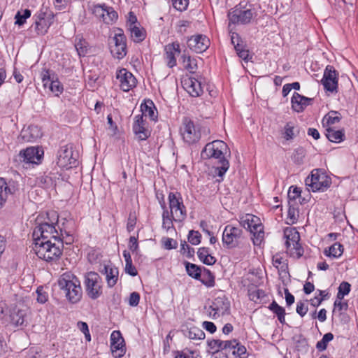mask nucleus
I'll return each mask as SVG.
<instances>
[{
  "mask_svg": "<svg viewBox=\"0 0 358 358\" xmlns=\"http://www.w3.org/2000/svg\"><path fill=\"white\" fill-rule=\"evenodd\" d=\"M169 213L176 222H182L187 217V209L180 193L171 192L168 195Z\"/></svg>",
  "mask_w": 358,
  "mask_h": 358,
  "instance_id": "6",
  "label": "nucleus"
},
{
  "mask_svg": "<svg viewBox=\"0 0 358 358\" xmlns=\"http://www.w3.org/2000/svg\"><path fill=\"white\" fill-rule=\"evenodd\" d=\"M58 231L54 223L43 222L38 224L33 231V238L34 242L40 240L41 241H45V240L51 239L52 241H55V239H62L61 236L63 237V228H60Z\"/></svg>",
  "mask_w": 358,
  "mask_h": 358,
  "instance_id": "7",
  "label": "nucleus"
},
{
  "mask_svg": "<svg viewBox=\"0 0 358 358\" xmlns=\"http://www.w3.org/2000/svg\"><path fill=\"white\" fill-rule=\"evenodd\" d=\"M226 344L225 341H221L219 339H213L208 343L209 346L215 351L224 350L226 347Z\"/></svg>",
  "mask_w": 358,
  "mask_h": 358,
  "instance_id": "55",
  "label": "nucleus"
},
{
  "mask_svg": "<svg viewBox=\"0 0 358 358\" xmlns=\"http://www.w3.org/2000/svg\"><path fill=\"white\" fill-rule=\"evenodd\" d=\"M238 56L245 62L250 59L249 51L243 48L241 43L236 45L235 49Z\"/></svg>",
  "mask_w": 358,
  "mask_h": 358,
  "instance_id": "52",
  "label": "nucleus"
},
{
  "mask_svg": "<svg viewBox=\"0 0 358 358\" xmlns=\"http://www.w3.org/2000/svg\"><path fill=\"white\" fill-rule=\"evenodd\" d=\"M183 88L192 97H198L203 93V87L200 81L194 78L189 77L182 81Z\"/></svg>",
  "mask_w": 358,
  "mask_h": 358,
  "instance_id": "23",
  "label": "nucleus"
},
{
  "mask_svg": "<svg viewBox=\"0 0 358 358\" xmlns=\"http://www.w3.org/2000/svg\"><path fill=\"white\" fill-rule=\"evenodd\" d=\"M308 306L303 301H299L296 304V313L301 316L303 317L308 312Z\"/></svg>",
  "mask_w": 358,
  "mask_h": 358,
  "instance_id": "62",
  "label": "nucleus"
},
{
  "mask_svg": "<svg viewBox=\"0 0 358 358\" xmlns=\"http://www.w3.org/2000/svg\"><path fill=\"white\" fill-rule=\"evenodd\" d=\"M341 119V117L338 112L331 110L324 117L322 124L324 126L331 127V125L338 123Z\"/></svg>",
  "mask_w": 358,
  "mask_h": 358,
  "instance_id": "35",
  "label": "nucleus"
},
{
  "mask_svg": "<svg viewBox=\"0 0 358 358\" xmlns=\"http://www.w3.org/2000/svg\"><path fill=\"white\" fill-rule=\"evenodd\" d=\"M180 133L183 141L189 145H192L198 143L203 136H206L209 133V129L194 123L189 117H184L180 127Z\"/></svg>",
  "mask_w": 358,
  "mask_h": 358,
  "instance_id": "4",
  "label": "nucleus"
},
{
  "mask_svg": "<svg viewBox=\"0 0 358 358\" xmlns=\"http://www.w3.org/2000/svg\"><path fill=\"white\" fill-rule=\"evenodd\" d=\"M110 348L115 357H121L125 353L124 341L120 331H113L110 335Z\"/></svg>",
  "mask_w": 358,
  "mask_h": 358,
  "instance_id": "21",
  "label": "nucleus"
},
{
  "mask_svg": "<svg viewBox=\"0 0 358 358\" xmlns=\"http://www.w3.org/2000/svg\"><path fill=\"white\" fill-rule=\"evenodd\" d=\"M305 182L313 192H324L330 187L331 179L323 170L315 169Z\"/></svg>",
  "mask_w": 358,
  "mask_h": 358,
  "instance_id": "8",
  "label": "nucleus"
},
{
  "mask_svg": "<svg viewBox=\"0 0 358 358\" xmlns=\"http://www.w3.org/2000/svg\"><path fill=\"white\" fill-rule=\"evenodd\" d=\"M141 113L140 115H143V117L148 116L152 120L157 118L156 108L152 101H148L142 103L141 106Z\"/></svg>",
  "mask_w": 358,
  "mask_h": 358,
  "instance_id": "31",
  "label": "nucleus"
},
{
  "mask_svg": "<svg viewBox=\"0 0 358 358\" xmlns=\"http://www.w3.org/2000/svg\"><path fill=\"white\" fill-rule=\"evenodd\" d=\"M228 151V146L222 141L216 140L206 145L201 152V157L203 159L214 158L218 159L220 166L217 168V175L223 176L229 167V161L225 159L224 155Z\"/></svg>",
  "mask_w": 358,
  "mask_h": 358,
  "instance_id": "1",
  "label": "nucleus"
},
{
  "mask_svg": "<svg viewBox=\"0 0 358 358\" xmlns=\"http://www.w3.org/2000/svg\"><path fill=\"white\" fill-rule=\"evenodd\" d=\"M325 135L330 141L334 143H340L345 138L343 130H336L331 127L326 129Z\"/></svg>",
  "mask_w": 358,
  "mask_h": 358,
  "instance_id": "33",
  "label": "nucleus"
},
{
  "mask_svg": "<svg viewBox=\"0 0 358 358\" xmlns=\"http://www.w3.org/2000/svg\"><path fill=\"white\" fill-rule=\"evenodd\" d=\"M180 250L183 255H185L189 258L194 256V250L187 244L185 241L181 243Z\"/></svg>",
  "mask_w": 358,
  "mask_h": 358,
  "instance_id": "59",
  "label": "nucleus"
},
{
  "mask_svg": "<svg viewBox=\"0 0 358 358\" xmlns=\"http://www.w3.org/2000/svg\"><path fill=\"white\" fill-rule=\"evenodd\" d=\"M22 138L27 142H34L42 136L41 128L37 125H30L21 131Z\"/></svg>",
  "mask_w": 358,
  "mask_h": 358,
  "instance_id": "27",
  "label": "nucleus"
},
{
  "mask_svg": "<svg viewBox=\"0 0 358 358\" xmlns=\"http://www.w3.org/2000/svg\"><path fill=\"white\" fill-rule=\"evenodd\" d=\"M187 336L190 339H193V340L199 339V340H201V339H203L204 338L205 334L200 329L196 328V327H192V328L189 329Z\"/></svg>",
  "mask_w": 358,
  "mask_h": 358,
  "instance_id": "49",
  "label": "nucleus"
},
{
  "mask_svg": "<svg viewBox=\"0 0 358 358\" xmlns=\"http://www.w3.org/2000/svg\"><path fill=\"white\" fill-rule=\"evenodd\" d=\"M208 287H212L215 285V277L210 270L203 268L201 275L199 279Z\"/></svg>",
  "mask_w": 358,
  "mask_h": 358,
  "instance_id": "39",
  "label": "nucleus"
},
{
  "mask_svg": "<svg viewBox=\"0 0 358 358\" xmlns=\"http://www.w3.org/2000/svg\"><path fill=\"white\" fill-rule=\"evenodd\" d=\"M63 90V85L56 77L55 80H52V83H50V91L55 94V96H58L60 94L62 93Z\"/></svg>",
  "mask_w": 358,
  "mask_h": 358,
  "instance_id": "50",
  "label": "nucleus"
},
{
  "mask_svg": "<svg viewBox=\"0 0 358 358\" xmlns=\"http://www.w3.org/2000/svg\"><path fill=\"white\" fill-rule=\"evenodd\" d=\"M181 59H182L183 67L189 73H194L196 71L197 65L194 59H192L190 57H187L185 55L181 57Z\"/></svg>",
  "mask_w": 358,
  "mask_h": 358,
  "instance_id": "46",
  "label": "nucleus"
},
{
  "mask_svg": "<svg viewBox=\"0 0 358 358\" xmlns=\"http://www.w3.org/2000/svg\"><path fill=\"white\" fill-rule=\"evenodd\" d=\"M235 358H248V354L246 348L238 341V345L233 351Z\"/></svg>",
  "mask_w": 358,
  "mask_h": 358,
  "instance_id": "51",
  "label": "nucleus"
},
{
  "mask_svg": "<svg viewBox=\"0 0 358 358\" xmlns=\"http://www.w3.org/2000/svg\"><path fill=\"white\" fill-rule=\"evenodd\" d=\"M348 308V304L347 302H343L342 300H339L336 298V300L334 302V312L336 313L337 311L341 312L342 310H347Z\"/></svg>",
  "mask_w": 358,
  "mask_h": 358,
  "instance_id": "60",
  "label": "nucleus"
},
{
  "mask_svg": "<svg viewBox=\"0 0 358 358\" xmlns=\"http://www.w3.org/2000/svg\"><path fill=\"white\" fill-rule=\"evenodd\" d=\"M34 22L31 27L38 36L45 35L53 23V15L50 12L39 11L34 15Z\"/></svg>",
  "mask_w": 358,
  "mask_h": 358,
  "instance_id": "12",
  "label": "nucleus"
},
{
  "mask_svg": "<svg viewBox=\"0 0 358 358\" xmlns=\"http://www.w3.org/2000/svg\"><path fill=\"white\" fill-rule=\"evenodd\" d=\"M37 293V301L40 303H44L48 301V296L47 293L43 289V288H38L36 290Z\"/></svg>",
  "mask_w": 358,
  "mask_h": 358,
  "instance_id": "64",
  "label": "nucleus"
},
{
  "mask_svg": "<svg viewBox=\"0 0 358 358\" xmlns=\"http://www.w3.org/2000/svg\"><path fill=\"white\" fill-rule=\"evenodd\" d=\"M43 155V151L34 147L21 150L19 154L20 159L24 162L35 164L41 163Z\"/></svg>",
  "mask_w": 358,
  "mask_h": 358,
  "instance_id": "20",
  "label": "nucleus"
},
{
  "mask_svg": "<svg viewBox=\"0 0 358 358\" xmlns=\"http://www.w3.org/2000/svg\"><path fill=\"white\" fill-rule=\"evenodd\" d=\"M29 310L25 307L15 306L10 311V324L14 327H27L29 320Z\"/></svg>",
  "mask_w": 358,
  "mask_h": 358,
  "instance_id": "16",
  "label": "nucleus"
},
{
  "mask_svg": "<svg viewBox=\"0 0 358 358\" xmlns=\"http://www.w3.org/2000/svg\"><path fill=\"white\" fill-rule=\"evenodd\" d=\"M289 207L287 212V223L293 224L296 223L299 217V210L295 208L294 203L289 202Z\"/></svg>",
  "mask_w": 358,
  "mask_h": 358,
  "instance_id": "41",
  "label": "nucleus"
},
{
  "mask_svg": "<svg viewBox=\"0 0 358 358\" xmlns=\"http://www.w3.org/2000/svg\"><path fill=\"white\" fill-rule=\"evenodd\" d=\"M301 195V190L299 188L295 187H291L289 188V192H288V198L289 199V202H291L292 203H295V200L299 197Z\"/></svg>",
  "mask_w": 358,
  "mask_h": 358,
  "instance_id": "58",
  "label": "nucleus"
},
{
  "mask_svg": "<svg viewBox=\"0 0 358 358\" xmlns=\"http://www.w3.org/2000/svg\"><path fill=\"white\" fill-rule=\"evenodd\" d=\"M88 43L82 38L76 37L75 40V48L80 57H84L88 52Z\"/></svg>",
  "mask_w": 358,
  "mask_h": 358,
  "instance_id": "38",
  "label": "nucleus"
},
{
  "mask_svg": "<svg viewBox=\"0 0 358 358\" xmlns=\"http://www.w3.org/2000/svg\"><path fill=\"white\" fill-rule=\"evenodd\" d=\"M77 154L71 144L61 146L57 152V164L62 169H71L77 164Z\"/></svg>",
  "mask_w": 358,
  "mask_h": 358,
  "instance_id": "9",
  "label": "nucleus"
},
{
  "mask_svg": "<svg viewBox=\"0 0 358 358\" xmlns=\"http://www.w3.org/2000/svg\"><path fill=\"white\" fill-rule=\"evenodd\" d=\"M113 45L110 46V52L114 57L122 59L127 54L126 36L121 29H118L113 38Z\"/></svg>",
  "mask_w": 358,
  "mask_h": 358,
  "instance_id": "15",
  "label": "nucleus"
},
{
  "mask_svg": "<svg viewBox=\"0 0 358 358\" xmlns=\"http://www.w3.org/2000/svg\"><path fill=\"white\" fill-rule=\"evenodd\" d=\"M322 83L324 88L331 92H336L338 87V73L334 67L328 65L324 72Z\"/></svg>",
  "mask_w": 358,
  "mask_h": 358,
  "instance_id": "18",
  "label": "nucleus"
},
{
  "mask_svg": "<svg viewBox=\"0 0 358 358\" xmlns=\"http://www.w3.org/2000/svg\"><path fill=\"white\" fill-rule=\"evenodd\" d=\"M201 235L197 231L191 230L188 235V241L194 245H199L201 243Z\"/></svg>",
  "mask_w": 358,
  "mask_h": 358,
  "instance_id": "53",
  "label": "nucleus"
},
{
  "mask_svg": "<svg viewBox=\"0 0 358 358\" xmlns=\"http://www.w3.org/2000/svg\"><path fill=\"white\" fill-rule=\"evenodd\" d=\"M313 100L311 98H308L297 92H294L291 99L292 108L294 111L301 113L308 106L312 104Z\"/></svg>",
  "mask_w": 358,
  "mask_h": 358,
  "instance_id": "26",
  "label": "nucleus"
},
{
  "mask_svg": "<svg viewBox=\"0 0 358 358\" xmlns=\"http://www.w3.org/2000/svg\"><path fill=\"white\" fill-rule=\"evenodd\" d=\"M298 133L299 131L295 127L294 124L289 122L285 124L282 136L285 139L289 141L293 139Z\"/></svg>",
  "mask_w": 358,
  "mask_h": 358,
  "instance_id": "40",
  "label": "nucleus"
},
{
  "mask_svg": "<svg viewBox=\"0 0 358 358\" xmlns=\"http://www.w3.org/2000/svg\"><path fill=\"white\" fill-rule=\"evenodd\" d=\"M116 78L119 85L124 92H129L136 85V79L134 76L126 69H121L116 73Z\"/></svg>",
  "mask_w": 358,
  "mask_h": 358,
  "instance_id": "19",
  "label": "nucleus"
},
{
  "mask_svg": "<svg viewBox=\"0 0 358 358\" xmlns=\"http://www.w3.org/2000/svg\"><path fill=\"white\" fill-rule=\"evenodd\" d=\"M133 131L141 141L146 140L149 137L150 133L145 128V121L143 118V115H136L134 117Z\"/></svg>",
  "mask_w": 358,
  "mask_h": 358,
  "instance_id": "25",
  "label": "nucleus"
},
{
  "mask_svg": "<svg viewBox=\"0 0 358 358\" xmlns=\"http://www.w3.org/2000/svg\"><path fill=\"white\" fill-rule=\"evenodd\" d=\"M140 301V294L136 292H132L129 298V304L132 307H136L138 305Z\"/></svg>",
  "mask_w": 358,
  "mask_h": 358,
  "instance_id": "63",
  "label": "nucleus"
},
{
  "mask_svg": "<svg viewBox=\"0 0 358 358\" xmlns=\"http://www.w3.org/2000/svg\"><path fill=\"white\" fill-rule=\"evenodd\" d=\"M254 12L251 9H243L241 4L235 6L228 13L230 23L245 24L251 22Z\"/></svg>",
  "mask_w": 358,
  "mask_h": 358,
  "instance_id": "14",
  "label": "nucleus"
},
{
  "mask_svg": "<svg viewBox=\"0 0 358 358\" xmlns=\"http://www.w3.org/2000/svg\"><path fill=\"white\" fill-rule=\"evenodd\" d=\"M30 16L31 10L29 9H24L18 11L15 16V24H17L19 26L23 25L25 23L26 20L29 18Z\"/></svg>",
  "mask_w": 358,
  "mask_h": 358,
  "instance_id": "45",
  "label": "nucleus"
},
{
  "mask_svg": "<svg viewBox=\"0 0 358 358\" xmlns=\"http://www.w3.org/2000/svg\"><path fill=\"white\" fill-rule=\"evenodd\" d=\"M197 255L201 262L207 265H213L216 262L215 257L210 254L208 248H200L197 252Z\"/></svg>",
  "mask_w": 358,
  "mask_h": 358,
  "instance_id": "32",
  "label": "nucleus"
},
{
  "mask_svg": "<svg viewBox=\"0 0 358 358\" xmlns=\"http://www.w3.org/2000/svg\"><path fill=\"white\" fill-rule=\"evenodd\" d=\"M240 224L252 234L254 245H261L264 241V231L259 218L252 214H246L240 217Z\"/></svg>",
  "mask_w": 358,
  "mask_h": 358,
  "instance_id": "5",
  "label": "nucleus"
},
{
  "mask_svg": "<svg viewBox=\"0 0 358 358\" xmlns=\"http://www.w3.org/2000/svg\"><path fill=\"white\" fill-rule=\"evenodd\" d=\"M103 272L106 275L108 286L113 287L117 281L119 271L117 268L109 265L104 266Z\"/></svg>",
  "mask_w": 358,
  "mask_h": 358,
  "instance_id": "30",
  "label": "nucleus"
},
{
  "mask_svg": "<svg viewBox=\"0 0 358 358\" xmlns=\"http://www.w3.org/2000/svg\"><path fill=\"white\" fill-rule=\"evenodd\" d=\"M164 58L169 67L173 68L176 65V55L180 53V44L173 42L166 45L164 48Z\"/></svg>",
  "mask_w": 358,
  "mask_h": 358,
  "instance_id": "24",
  "label": "nucleus"
},
{
  "mask_svg": "<svg viewBox=\"0 0 358 358\" xmlns=\"http://www.w3.org/2000/svg\"><path fill=\"white\" fill-rule=\"evenodd\" d=\"M14 192L15 187L8 185L4 178H0V209L6 204L8 196L13 194Z\"/></svg>",
  "mask_w": 358,
  "mask_h": 358,
  "instance_id": "28",
  "label": "nucleus"
},
{
  "mask_svg": "<svg viewBox=\"0 0 358 358\" xmlns=\"http://www.w3.org/2000/svg\"><path fill=\"white\" fill-rule=\"evenodd\" d=\"M242 234L243 230L241 228L231 224L227 225L222 233L223 244L227 248H234L237 247L242 238Z\"/></svg>",
  "mask_w": 358,
  "mask_h": 358,
  "instance_id": "13",
  "label": "nucleus"
},
{
  "mask_svg": "<svg viewBox=\"0 0 358 358\" xmlns=\"http://www.w3.org/2000/svg\"><path fill=\"white\" fill-rule=\"evenodd\" d=\"M188 47L196 53L206 51L210 45V40L207 36L199 34L192 36L187 41Z\"/></svg>",
  "mask_w": 358,
  "mask_h": 358,
  "instance_id": "22",
  "label": "nucleus"
},
{
  "mask_svg": "<svg viewBox=\"0 0 358 358\" xmlns=\"http://www.w3.org/2000/svg\"><path fill=\"white\" fill-rule=\"evenodd\" d=\"M334 338V335L331 333L325 334L322 340L318 341L316 344V348L319 351H323L327 349V344L329 342L332 341Z\"/></svg>",
  "mask_w": 358,
  "mask_h": 358,
  "instance_id": "48",
  "label": "nucleus"
},
{
  "mask_svg": "<svg viewBox=\"0 0 358 358\" xmlns=\"http://www.w3.org/2000/svg\"><path fill=\"white\" fill-rule=\"evenodd\" d=\"M343 245L340 243H334L331 246H330L328 249H325L324 253L325 255L334 257L338 258L340 257L343 252Z\"/></svg>",
  "mask_w": 358,
  "mask_h": 358,
  "instance_id": "34",
  "label": "nucleus"
},
{
  "mask_svg": "<svg viewBox=\"0 0 358 358\" xmlns=\"http://www.w3.org/2000/svg\"><path fill=\"white\" fill-rule=\"evenodd\" d=\"M351 285L348 282H342L339 287L337 293L336 298L339 300H342L345 296L348 295L350 292Z\"/></svg>",
  "mask_w": 358,
  "mask_h": 358,
  "instance_id": "47",
  "label": "nucleus"
},
{
  "mask_svg": "<svg viewBox=\"0 0 358 358\" xmlns=\"http://www.w3.org/2000/svg\"><path fill=\"white\" fill-rule=\"evenodd\" d=\"M130 31L131 38L136 43L143 41L145 38V33L143 29L139 28L136 25L129 27Z\"/></svg>",
  "mask_w": 358,
  "mask_h": 358,
  "instance_id": "36",
  "label": "nucleus"
},
{
  "mask_svg": "<svg viewBox=\"0 0 358 358\" xmlns=\"http://www.w3.org/2000/svg\"><path fill=\"white\" fill-rule=\"evenodd\" d=\"M84 283L87 294L90 299H96L102 294V280L97 273H87Z\"/></svg>",
  "mask_w": 358,
  "mask_h": 358,
  "instance_id": "10",
  "label": "nucleus"
},
{
  "mask_svg": "<svg viewBox=\"0 0 358 358\" xmlns=\"http://www.w3.org/2000/svg\"><path fill=\"white\" fill-rule=\"evenodd\" d=\"M265 292L262 289H255L249 292V298L251 301L257 302L265 297Z\"/></svg>",
  "mask_w": 358,
  "mask_h": 358,
  "instance_id": "54",
  "label": "nucleus"
},
{
  "mask_svg": "<svg viewBox=\"0 0 358 358\" xmlns=\"http://www.w3.org/2000/svg\"><path fill=\"white\" fill-rule=\"evenodd\" d=\"M173 7L179 10H185L189 4V0H171Z\"/></svg>",
  "mask_w": 358,
  "mask_h": 358,
  "instance_id": "57",
  "label": "nucleus"
},
{
  "mask_svg": "<svg viewBox=\"0 0 358 358\" xmlns=\"http://www.w3.org/2000/svg\"><path fill=\"white\" fill-rule=\"evenodd\" d=\"M117 18V13L111 7L106 6L103 16L101 19L106 24H111Z\"/></svg>",
  "mask_w": 358,
  "mask_h": 358,
  "instance_id": "43",
  "label": "nucleus"
},
{
  "mask_svg": "<svg viewBox=\"0 0 358 358\" xmlns=\"http://www.w3.org/2000/svg\"><path fill=\"white\" fill-rule=\"evenodd\" d=\"M33 250L38 258L46 262H53L59 259L62 254L63 241L62 239H51L34 242Z\"/></svg>",
  "mask_w": 358,
  "mask_h": 358,
  "instance_id": "3",
  "label": "nucleus"
},
{
  "mask_svg": "<svg viewBox=\"0 0 358 358\" xmlns=\"http://www.w3.org/2000/svg\"><path fill=\"white\" fill-rule=\"evenodd\" d=\"M161 207L163 209L162 213V228L165 229L166 231L170 230H174L173 222L174 217L170 216L171 214L169 213V209L166 207L165 202H160Z\"/></svg>",
  "mask_w": 358,
  "mask_h": 358,
  "instance_id": "29",
  "label": "nucleus"
},
{
  "mask_svg": "<svg viewBox=\"0 0 358 358\" xmlns=\"http://www.w3.org/2000/svg\"><path fill=\"white\" fill-rule=\"evenodd\" d=\"M58 285L71 303H76L80 301L83 291L79 279L72 273H63L58 279Z\"/></svg>",
  "mask_w": 358,
  "mask_h": 358,
  "instance_id": "2",
  "label": "nucleus"
},
{
  "mask_svg": "<svg viewBox=\"0 0 358 358\" xmlns=\"http://www.w3.org/2000/svg\"><path fill=\"white\" fill-rule=\"evenodd\" d=\"M273 264L278 269L285 271L287 268L286 264L283 262L282 259L278 256H274L273 258Z\"/></svg>",
  "mask_w": 358,
  "mask_h": 358,
  "instance_id": "61",
  "label": "nucleus"
},
{
  "mask_svg": "<svg viewBox=\"0 0 358 358\" xmlns=\"http://www.w3.org/2000/svg\"><path fill=\"white\" fill-rule=\"evenodd\" d=\"M106 8L105 5L96 4L91 7V10L96 17L101 19L104 15Z\"/></svg>",
  "mask_w": 358,
  "mask_h": 358,
  "instance_id": "56",
  "label": "nucleus"
},
{
  "mask_svg": "<svg viewBox=\"0 0 358 358\" xmlns=\"http://www.w3.org/2000/svg\"><path fill=\"white\" fill-rule=\"evenodd\" d=\"M207 312L209 317L213 320L229 315L230 301L224 295L219 296L213 301L212 304L207 309Z\"/></svg>",
  "mask_w": 358,
  "mask_h": 358,
  "instance_id": "11",
  "label": "nucleus"
},
{
  "mask_svg": "<svg viewBox=\"0 0 358 358\" xmlns=\"http://www.w3.org/2000/svg\"><path fill=\"white\" fill-rule=\"evenodd\" d=\"M56 76L50 70L43 69L41 72V79L44 88H48L50 90V83L52 80H55Z\"/></svg>",
  "mask_w": 358,
  "mask_h": 358,
  "instance_id": "44",
  "label": "nucleus"
},
{
  "mask_svg": "<svg viewBox=\"0 0 358 358\" xmlns=\"http://www.w3.org/2000/svg\"><path fill=\"white\" fill-rule=\"evenodd\" d=\"M185 268L187 274L192 278L199 280L201 275V270L199 266L189 262L185 263Z\"/></svg>",
  "mask_w": 358,
  "mask_h": 358,
  "instance_id": "42",
  "label": "nucleus"
},
{
  "mask_svg": "<svg viewBox=\"0 0 358 358\" xmlns=\"http://www.w3.org/2000/svg\"><path fill=\"white\" fill-rule=\"evenodd\" d=\"M284 236L286 239L285 245L287 250H295L296 255L299 257L302 255L303 249L299 244L300 236L299 232L294 229L287 227L284 230Z\"/></svg>",
  "mask_w": 358,
  "mask_h": 358,
  "instance_id": "17",
  "label": "nucleus"
},
{
  "mask_svg": "<svg viewBox=\"0 0 358 358\" xmlns=\"http://www.w3.org/2000/svg\"><path fill=\"white\" fill-rule=\"evenodd\" d=\"M269 309L276 315L278 320L281 324L285 323V310L273 301L269 306Z\"/></svg>",
  "mask_w": 358,
  "mask_h": 358,
  "instance_id": "37",
  "label": "nucleus"
}]
</instances>
